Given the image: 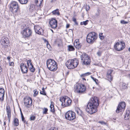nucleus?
<instances>
[{"mask_svg": "<svg viewBox=\"0 0 130 130\" xmlns=\"http://www.w3.org/2000/svg\"><path fill=\"white\" fill-rule=\"evenodd\" d=\"M99 105V99L94 96L91 99L86 108V112L88 114L91 115L97 111V108Z\"/></svg>", "mask_w": 130, "mask_h": 130, "instance_id": "1", "label": "nucleus"}, {"mask_svg": "<svg viewBox=\"0 0 130 130\" xmlns=\"http://www.w3.org/2000/svg\"><path fill=\"white\" fill-rule=\"evenodd\" d=\"M46 64L48 69L51 71H54L57 69V64L53 59H49L47 60Z\"/></svg>", "mask_w": 130, "mask_h": 130, "instance_id": "2", "label": "nucleus"}, {"mask_svg": "<svg viewBox=\"0 0 130 130\" xmlns=\"http://www.w3.org/2000/svg\"><path fill=\"white\" fill-rule=\"evenodd\" d=\"M78 63V60L75 58L68 60L66 63V65L68 69H71L77 67Z\"/></svg>", "mask_w": 130, "mask_h": 130, "instance_id": "3", "label": "nucleus"}, {"mask_svg": "<svg viewBox=\"0 0 130 130\" xmlns=\"http://www.w3.org/2000/svg\"><path fill=\"white\" fill-rule=\"evenodd\" d=\"M97 38V35L94 32L89 33L87 37V41L89 43L92 44L95 42Z\"/></svg>", "mask_w": 130, "mask_h": 130, "instance_id": "4", "label": "nucleus"}, {"mask_svg": "<svg viewBox=\"0 0 130 130\" xmlns=\"http://www.w3.org/2000/svg\"><path fill=\"white\" fill-rule=\"evenodd\" d=\"M81 53L80 54V59L83 64L85 65L89 64L91 62V60L88 55L85 53Z\"/></svg>", "mask_w": 130, "mask_h": 130, "instance_id": "5", "label": "nucleus"}, {"mask_svg": "<svg viewBox=\"0 0 130 130\" xmlns=\"http://www.w3.org/2000/svg\"><path fill=\"white\" fill-rule=\"evenodd\" d=\"M60 100L62 102V105L64 106V107H67L70 106L72 102L71 99L67 96L61 98Z\"/></svg>", "mask_w": 130, "mask_h": 130, "instance_id": "6", "label": "nucleus"}, {"mask_svg": "<svg viewBox=\"0 0 130 130\" xmlns=\"http://www.w3.org/2000/svg\"><path fill=\"white\" fill-rule=\"evenodd\" d=\"M75 92L82 93L86 90L85 86L82 84H76L74 86Z\"/></svg>", "mask_w": 130, "mask_h": 130, "instance_id": "7", "label": "nucleus"}, {"mask_svg": "<svg viewBox=\"0 0 130 130\" xmlns=\"http://www.w3.org/2000/svg\"><path fill=\"white\" fill-rule=\"evenodd\" d=\"M65 116L66 118L68 120H73L76 118L75 113L72 111H68L66 113Z\"/></svg>", "mask_w": 130, "mask_h": 130, "instance_id": "8", "label": "nucleus"}, {"mask_svg": "<svg viewBox=\"0 0 130 130\" xmlns=\"http://www.w3.org/2000/svg\"><path fill=\"white\" fill-rule=\"evenodd\" d=\"M31 30L28 28H27L23 30L21 32L22 36L24 38H28L31 35Z\"/></svg>", "mask_w": 130, "mask_h": 130, "instance_id": "9", "label": "nucleus"}, {"mask_svg": "<svg viewBox=\"0 0 130 130\" xmlns=\"http://www.w3.org/2000/svg\"><path fill=\"white\" fill-rule=\"evenodd\" d=\"M121 44L117 42L114 45L115 49L118 51H120L123 50L125 46V43L123 41L120 42Z\"/></svg>", "mask_w": 130, "mask_h": 130, "instance_id": "10", "label": "nucleus"}, {"mask_svg": "<svg viewBox=\"0 0 130 130\" xmlns=\"http://www.w3.org/2000/svg\"><path fill=\"white\" fill-rule=\"evenodd\" d=\"M125 106V102H122L119 103L116 110V112L118 113L121 111L123 110Z\"/></svg>", "mask_w": 130, "mask_h": 130, "instance_id": "11", "label": "nucleus"}, {"mask_svg": "<svg viewBox=\"0 0 130 130\" xmlns=\"http://www.w3.org/2000/svg\"><path fill=\"white\" fill-rule=\"evenodd\" d=\"M24 105L26 107L29 108L31 106L32 101L30 98H25L24 99Z\"/></svg>", "mask_w": 130, "mask_h": 130, "instance_id": "12", "label": "nucleus"}, {"mask_svg": "<svg viewBox=\"0 0 130 130\" xmlns=\"http://www.w3.org/2000/svg\"><path fill=\"white\" fill-rule=\"evenodd\" d=\"M1 43L3 46L6 47L9 45V40L7 38H3L1 40Z\"/></svg>", "mask_w": 130, "mask_h": 130, "instance_id": "13", "label": "nucleus"}, {"mask_svg": "<svg viewBox=\"0 0 130 130\" xmlns=\"http://www.w3.org/2000/svg\"><path fill=\"white\" fill-rule=\"evenodd\" d=\"M34 29L36 32L39 35H42L43 33V29L39 25L34 26Z\"/></svg>", "mask_w": 130, "mask_h": 130, "instance_id": "14", "label": "nucleus"}, {"mask_svg": "<svg viewBox=\"0 0 130 130\" xmlns=\"http://www.w3.org/2000/svg\"><path fill=\"white\" fill-rule=\"evenodd\" d=\"M49 23L51 27L53 28H55L57 26V21L54 19H52L50 21Z\"/></svg>", "mask_w": 130, "mask_h": 130, "instance_id": "15", "label": "nucleus"}, {"mask_svg": "<svg viewBox=\"0 0 130 130\" xmlns=\"http://www.w3.org/2000/svg\"><path fill=\"white\" fill-rule=\"evenodd\" d=\"M112 72L113 71L111 69L108 70L107 71L106 77L109 81H111L112 80L113 77L112 76Z\"/></svg>", "mask_w": 130, "mask_h": 130, "instance_id": "16", "label": "nucleus"}, {"mask_svg": "<svg viewBox=\"0 0 130 130\" xmlns=\"http://www.w3.org/2000/svg\"><path fill=\"white\" fill-rule=\"evenodd\" d=\"M20 67L21 71L23 73H26L28 71L27 67L26 65L23 63L21 64Z\"/></svg>", "mask_w": 130, "mask_h": 130, "instance_id": "17", "label": "nucleus"}, {"mask_svg": "<svg viewBox=\"0 0 130 130\" xmlns=\"http://www.w3.org/2000/svg\"><path fill=\"white\" fill-rule=\"evenodd\" d=\"M5 91L3 88H0V101L2 102L4 100Z\"/></svg>", "mask_w": 130, "mask_h": 130, "instance_id": "18", "label": "nucleus"}, {"mask_svg": "<svg viewBox=\"0 0 130 130\" xmlns=\"http://www.w3.org/2000/svg\"><path fill=\"white\" fill-rule=\"evenodd\" d=\"M18 8V6L13 7H10V11L13 13V14H16L17 12Z\"/></svg>", "mask_w": 130, "mask_h": 130, "instance_id": "19", "label": "nucleus"}, {"mask_svg": "<svg viewBox=\"0 0 130 130\" xmlns=\"http://www.w3.org/2000/svg\"><path fill=\"white\" fill-rule=\"evenodd\" d=\"M43 0H35V3L37 6L41 7L42 5V2Z\"/></svg>", "mask_w": 130, "mask_h": 130, "instance_id": "20", "label": "nucleus"}, {"mask_svg": "<svg viewBox=\"0 0 130 130\" xmlns=\"http://www.w3.org/2000/svg\"><path fill=\"white\" fill-rule=\"evenodd\" d=\"M36 8V6L34 5H31L29 8V10L30 11H35Z\"/></svg>", "mask_w": 130, "mask_h": 130, "instance_id": "21", "label": "nucleus"}, {"mask_svg": "<svg viewBox=\"0 0 130 130\" xmlns=\"http://www.w3.org/2000/svg\"><path fill=\"white\" fill-rule=\"evenodd\" d=\"M7 114L9 118L11 117V110L9 107H7L6 108Z\"/></svg>", "mask_w": 130, "mask_h": 130, "instance_id": "22", "label": "nucleus"}, {"mask_svg": "<svg viewBox=\"0 0 130 130\" xmlns=\"http://www.w3.org/2000/svg\"><path fill=\"white\" fill-rule=\"evenodd\" d=\"M91 74V73L89 72H88L87 73H85L84 74H82L80 76L81 77H82V79L83 80H86V79L84 78L83 77H85V76H88Z\"/></svg>", "mask_w": 130, "mask_h": 130, "instance_id": "23", "label": "nucleus"}, {"mask_svg": "<svg viewBox=\"0 0 130 130\" xmlns=\"http://www.w3.org/2000/svg\"><path fill=\"white\" fill-rule=\"evenodd\" d=\"M13 124L14 126H18L19 124V122L18 119L17 118H15L13 120Z\"/></svg>", "mask_w": 130, "mask_h": 130, "instance_id": "24", "label": "nucleus"}, {"mask_svg": "<svg viewBox=\"0 0 130 130\" xmlns=\"http://www.w3.org/2000/svg\"><path fill=\"white\" fill-rule=\"evenodd\" d=\"M52 13L55 15H60L59 9H56L52 12Z\"/></svg>", "mask_w": 130, "mask_h": 130, "instance_id": "25", "label": "nucleus"}, {"mask_svg": "<svg viewBox=\"0 0 130 130\" xmlns=\"http://www.w3.org/2000/svg\"><path fill=\"white\" fill-rule=\"evenodd\" d=\"M17 6H18L17 3L15 1L12 2L10 4V7H13Z\"/></svg>", "mask_w": 130, "mask_h": 130, "instance_id": "26", "label": "nucleus"}, {"mask_svg": "<svg viewBox=\"0 0 130 130\" xmlns=\"http://www.w3.org/2000/svg\"><path fill=\"white\" fill-rule=\"evenodd\" d=\"M129 110H127L126 111V114L125 116L124 119L125 120L128 119L129 118Z\"/></svg>", "mask_w": 130, "mask_h": 130, "instance_id": "27", "label": "nucleus"}, {"mask_svg": "<svg viewBox=\"0 0 130 130\" xmlns=\"http://www.w3.org/2000/svg\"><path fill=\"white\" fill-rule=\"evenodd\" d=\"M128 84H126L125 83H123L122 85V88L123 89L125 90L126 89L128 88Z\"/></svg>", "mask_w": 130, "mask_h": 130, "instance_id": "28", "label": "nucleus"}, {"mask_svg": "<svg viewBox=\"0 0 130 130\" xmlns=\"http://www.w3.org/2000/svg\"><path fill=\"white\" fill-rule=\"evenodd\" d=\"M26 61H27V63L28 67H29L31 66H33V65L32 64L31 62V60H26Z\"/></svg>", "mask_w": 130, "mask_h": 130, "instance_id": "29", "label": "nucleus"}, {"mask_svg": "<svg viewBox=\"0 0 130 130\" xmlns=\"http://www.w3.org/2000/svg\"><path fill=\"white\" fill-rule=\"evenodd\" d=\"M20 3L22 4H25L27 3L28 0H19Z\"/></svg>", "mask_w": 130, "mask_h": 130, "instance_id": "30", "label": "nucleus"}, {"mask_svg": "<svg viewBox=\"0 0 130 130\" xmlns=\"http://www.w3.org/2000/svg\"><path fill=\"white\" fill-rule=\"evenodd\" d=\"M30 71L32 72H34L35 70V68L34 67L33 65L29 67Z\"/></svg>", "mask_w": 130, "mask_h": 130, "instance_id": "31", "label": "nucleus"}, {"mask_svg": "<svg viewBox=\"0 0 130 130\" xmlns=\"http://www.w3.org/2000/svg\"><path fill=\"white\" fill-rule=\"evenodd\" d=\"M50 111L52 112H53L54 111V105L53 104H52L51 103L50 106Z\"/></svg>", "mask_w": 130, "mask_h": 130, "instance_id": "32", "label": "nucleus"}, {"mask_svg": "<svg viewBox=\"0 0 130 130\" xmlns=\"http://www.w3.org/2000/svg\"><path fill=\"white\" fill-rule=\"evenodd\" d=\"M99 37L100 38L101 40H103L105 38V37L103 35V33H100L99 35Z\"/></svg>", "mask_w": 130, "mask_h": 130, "instance_id": "33", "label": "nucleus"}, {"mask_svg": "<svg viewBox=\"0 0 130 130\" xmlns=\"http://www.w3.org/2000/svg\"><path fill=\"white\" fill-rule=\"evenodd\" d=\"M68 50L70 51H73L74 50V48L73 46L72 45H69L68 46Z\"/></svg>", "mask_w": 130, "mask_h": 130, "instance_id": "34", "label": "nucleus"}, {"mask_svg": "<svg viewBox=\"0 0 130 130\" xmlns=\"http://www.w3.org/2000/svg\"><path fill=\"white\" fill-rule=\"evenodd\" d=\"M88 21H89L88 20H87L85 21L82 22L80 23V24L81 25H86L87 24Z\"/></svg>", "mask_w": 130, "mask_h": 130, "instance_id": "35", "label": "nucleus"}, {"mask_svg": "<svg viewBox=\"0 0 130 130\" xmlns=\"http://www.w3.org/2000/svg\"><path fill=\"white\" fill-rule=\"evenodd\" d=\"M74 46L76 48L78 49H80L81 48V45L79 43L76 45L75 44V45Z\"/></svg>", "mask_w": 130, "mask_h": 130, "instance_id": "36", "label": "nucleus"}, {"mask_svg": "<svg viewBox=\"0 0 130 130\" xmlns=\"http://www.w3.org/2000/svg\"><path fill=\"white\" fill-rule=\"evenodd\" d=\"M34 96H35L37 95L38 93V91L37 90V89H35L34 91Z\"/></svg>", "mask_w": 130, "mask_h": 130, "instance_id": "37", "label": "nucleus"}, {"mask_svg": "<svg viewBox=\"0 0 130 130\" xmlns=\"http://www.w3.org/2000/svg\"><path fill=\"white\" fill-rule=\"evenodd\" d=\"M43 114H46V113L48 111V109L47 108H44L43 109Z\"/></svg>", "mask_w": 130, "mask_h": 130, "instance_id": "38", "label": "nucleus"}, {"mask_svg": "<svg viewBox=\"0 0 130 130\" xmlns=\"http://www.w3.org/2000/svg\"><path fill=\"white\" fill-rule=\"evenodd\" d=\"M91 78L95 82V83L97 84L98 82V80L95 78L92 77V76H91Z\"/></svg>", "mask_w": 130, "mask_h": 130, "instance_id": "39", "label": "nucleus"}, {"mask_svg": "<svg viewBox=\"0 0 130 130\" xmlns=\"http://www.w3.org/2000/svg\"><path fill=\"white\" fill-rule=\"evenodd\" d=\"M35 119V117L33 116H31L30 117V120H34Z\"/></svg>", "mask_w": 130, "mask_h": 130, "instance_id": "40", "label": "nucleus"}, {"mask_svg": "<svg viewBox=\"0 0 130 130\" xmlns=\"http://www.w3.org/2000/svg\"><path fill=\"white\" fill-rule=\"evenodd\" d=\"M121 23L122 24H126L128 23V22L125 21L124 20H121Z\"/></svg>", "mask_w": 130, "mask_h": 130, "instance_id": "41", "label": "nucleus"}, {"mask_svg": "<svg viewBox=\"0 0 130 130\" xmlns=\"http://www.w3.org/2000/svg\"><path fill=\"white\" fill-rule=\"evenodd\" d=\"M72 20L75 23V24L76 25L77 24V22L76 21V19L74 17H73L72 18Z\"/></svg>", "mask_w": 130, "mask_h": 130, "instance_id": "42", "label": "nucleus"}, {"mask_svg": "<svg viewBox=\"0 0 130 130\" xmlns=\"http://www.w3.org/2000/svg\"><path fill=\"white\" fill-rule=\"evenodd\" d=\"M9 65L10 66H13L14 65V63L13 62H9Z\"/></svg>", "mask_w": 130, "mask_h": 130, "instance_id": "43", "label": "nucleus"}, {"mask_svg": "<svg viewBox=\"0 0 130 130\" xmlns=\"http://www.w3.org/2000/svg\"><path fill=\"white\" fill-rule=\"evenodd\" d=\"M79 44V41H78V40H76L74 42V45H75V44H76H76Z\"/></svg>", "mask_w": 130, "mask_h": 130, "instance_id": "44", "label": "nucleus"}, {"mask_svg": "<svg viewBox=\"0 0 130 130\" xmlns=\"http://www.w3.org/2000/svg\"><path fill=\"white\" fill-rule=\"evenodd\" d=\"M101 54H102V52H101V51H98L97 53V55H98V56H100L101 55Z\"/></svg>", "mask_w": 130, "mask_h": 130, "instance_id": "45", "label": "nucleus"}, {"mask_svg": "<svg viewBox=\"0 0 130 130\" xmlns=\"http://www.w3.org/2000/svg\"><path fill=\"white\" fill-rule=\"evenodd\" d=\"M22 121L24 122V123H26V122L24 120V116L21 117Z\"/></svg>", "mask_w": 130, "mask_h": 130, "instance_id": "46", "label": "nucleus"}, {"mask_svg": "<svg viewBox=\"0 0 130 130\" xmlns=\"http://www.w3.org/2000/svg\"><path fill=\"white\" fill-rule=\"evenodd\" d=\"M40 93L41 94H43L44 95H46V93H45V91H41L40 92Z\"/></svg>", "mask_w": 130, "mask_h": 130, "instance_id": "47", "label": "nucleus"}, {"mask_svg": "<svg viewBox=\"0 0 130 130\" xmlns=\"http://www.w3.org/2000/svg\"><path fill=\"white\" fill-rule=\"evenodd\" d=\"M49 130H57V129L55 127H52Z\"/></svg>", "mask_w": 130, "mask_h": 130, "instance_id": "48", "label": "nucleus"}, {"mask_svg": "<svg viewBox=\"0 0 130 130\" xmlns=\"http://www.w3.org/2000/svg\"><path fill=\"white\" fill-rule=\"evenodd\" d=\"M11 58V57H10L9 56H8V57H7V59L8 60L9 62H10Z\"/></svg>", "mask_w": 130, "mask_h": 130, "instance_id": "49", "label": "nucleus"}, {"mask_svg": "<svg viewBox=\"0 0 130 130\" xmlns=\"http://www.w3.org/2000/svg\"><path fill=\"white\" fill-rule=\"evenodd\" d=\"M2 71V68L0 66V74L1 73Z\"/></svg>", "mask_w": 130, "mask_h": 130, "instance_id": "50", "label": "nucleus"}, {"mask_svg": "<svg viewBox=\"0 0 130 130\" xmlns=\"http://www.w3.org/2000/svg\"><path fill=\"white\" fill-rule=\"evenodd\" d=\"M90 8V7L89 6H88L87 7V8L86 9V10L87 11L88 10H89Z\"/></svg>", "mask_w": 130, "mask_h": 130, "instance_id": "51", "label": "nucleus"}, {"mask_svg": "<svg viewBox=\"0 0 130 130\" xmlns=\"http://www.w3.org/2000/svg\"><path fill=\"white\" fill-rule=\"evenodd\" d=\"M69 26H70V25L69 24H67V25H66V27L67 28H68L69 27Z\"/></svg>", "mask_w": 130, "mask_h": 130, "instance_id": "52", "label": "nucleus"}, {"mask_svg": "<svg viewBox=\"0 0 130 130\" xmlns=\"http://www.w3.org/2000/svg\"><path fill=\"white\" fill-rule=\"evenodd\" d=\"M20 111H21V117H23V116H24L23 115V114L21 110V109H20Z\"/></svg>", "mask_w": 130, "mask_h": 130, "instance_id": "53", "label": "nucleus"}, {"mask_svg": "<svg viewBox=\"0 0 130 130\" xmlns=\"http://www.w3.org/2000/svg\"><path fill=\"white\" fill-rule=\"evenodd\" d=\"M57 0H52L51 1V2L52 3L53 2H55Z\"/></svg>", "mask_w": 130, "mask_h": 130, "instance_id": "54", "label": "nucleus"}, {"mask_svg": "<svg viewBox=\"0 0 130 130\" xmlns=\"http://www.w3.org/2000/svg\"><path fill=\"white\" fill-rule=\"evenodd\" d=\"M42 91H43H43H45V89L44 87H43L42 88Z\"/></svg>", "mask_w": 130, "mask_h": 130, "instance_id": "55", "label": "nucleus"}, {"mask_svg": "<svg viewBox=\"0 0 130 130\" xmlns=\"http://www.w3.org/2000/svg\"><path fill=\"white\" fill-rule=\"evenodd\" d=\"M99 123H101V124H102L103 123H104V122H99Z\"/></svg>", "mask_w": 130, "mask_h": 130, "instance_id": "56", "label": "nucleus"}, {"mask_svg": "<svg viewBox=\"0 0 130 130\" xmlns=\"http://www.w3.org/2000/svg\"><path fill=\"white\" fill-rule=\"evenodd\" d=\"M47 47L48 48H49L48 47V46H50V45H47Z\"/></svg>", "mask_w": 130, "mask_h": 130, "instance_id": "57", "label": "nucleus"}, {"mask_svg": "<svg viewBox=\"0 0 130 130\" xmlns=\"http://www.w3.org/2000/svg\"><path fill=\"white\" fill-rule=\"evenodd\" d=\"M4 125H6V123H5V122H4Z\"/></svg>", "mask_w": 130, "mask_h": 130, "instance_id": "58", "label": "nucleus"}, {"mask_svg": "<svg viewBox=\"0 0 130 130\" xmlns=\"http://www.w3.org/2000/svg\"><path fill=\"white\" fill-rule=\"evenodd\" d=\"M76 112H77V113H78V111H76Z\"/></svg>", "mask_w": 130, "mask_h": 130, "instance_id": "59", "label": "nucleus"}, {"mask_svg": "<svg viewBox=\"0 0 130 130\" xmlns=\"http://www.w3.org/2000/svg\"><path fill=\"white\" fill-rule=\"evenodd\" d=\"M128 51H130V48H129V49H128Z\"/></svg>", "mask_w": 130, "mask_h": 130, "instance_id": "60", "label": "nucleus"}, {"mask_svg": "<svg viewBox=\"0 0 130 130\" xmlns=\"http://www.w3.org/2000/svg\"><path fill=\"white\" fill-rule=\"evenodd\" d=\"M96 130L95 129H93V128H92V130Z\"/></svg>", "mask_w": 130, "mask_h": 130, "instance_id": "61", "label": "nucleus"}, {"mask_svg": "<svg viewBox=\"0 0 130 130\" xmlns=\"http://www.w3.org/2000/svg\"><path fill=\"white\" fill-rule=\"evenodd\" d=\"M51 30L53 32V31L52 30V29H51Z\"/></svg>", "mask_w": 130, "mask_h": 130, "instance_id": "62", "label": "nucleus"}, {"mask_svg": "<svg viewBox=\"0 0 130 130\" xmlns=\"http://www.w3.org/2000/svg\"><path fill=\"white\" fill-rule=\"evenodd\" d=\"M97 16H99V14H97Z\"/></svg>", "mask_w": 130, "mask_h": 130, "instance_id": "63", "label": "nucleus"}]
</instances>
